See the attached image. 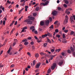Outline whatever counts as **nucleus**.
Here are the masks:
<instances>
[{"label": "nucleus", "mask_w": 75, "mask_h": 75, "mask_svg": "<svg viewBox=\"0 0 75 75\" xmlns=\"http://www.w3.org/2000/svg\"><path fill=\"white\" fill-rule=\"evenodd\" d=\"M24 22H26L27 23L29 24H31L33 23V22L31 21L30 19H27L25 20L24 21Z\"/></svg>", "instance_id": "1"}, {"label": "nucleus", "mask_w": 75, "mask_h": 75, "mask_svg": "<svg viewBox=\"0 0 75 75\" xmlns=\"http://www.w3.org/2000/svg\"><path fill=\"white\" fill-rule=\"evenodd\" d=\"M28 41V40L26 39H25L24 40H22V42H25V43H24V45H27L28 44V42H27Z\"/></svg>", "instance_id": "2"}, {"label": "nucleus", "mask_w": 75, "mask_h": 75, "mask_svg": "<svg viewBox=\"0 0 75 75\" xmlns=\"http://www.w3.org/2000/svg\"><path fill=\"white\" fill-rule=\"evenodd\" d=\"M65 20L64 21V24H65L66 23H67L68 22V17L67 16H65Z\"/></svg>", "instance_id": "3"}, {"label": "nucleus", "mask_w": 75, "mask_h": 75, "mask_svg": "<svg viewBox=\"0 0 75 75\" xmlns=\"http://www.w3.org/2000/svg\"><path fill=\"white\" fill-rule=\"evenodd\" d=\"M57 66V64L56 63H53V66L51 67V69L52 70H54L55 68Z\"/></svg>", "instance_id": "4"}, {"label": "nucleus", "mask_w": 75, "mask_h": 75, "mask_svg": "<svg viewBox=\"0 0 75 75\" xmlns=\"http://www.w3.org/2000/svg\"><path fill=\"white\" fill-rule=\"evenodd\" d=\"M40 65V63H37L35 66V68L37 69L39 68Z\"/></svg>", "instance_id": "5"}, {"label": "nucleus", "mask_w": 75, "mask_h": 75, "mask_svg": "<svg viewBox=\"0 0 75 75\" xmlns=\"http://www.w3.org/2000/svg\"><path fill=\"white\" fill-rule=\"evenodd\" d=\"M58 13L57 11H55L52 13V14L54 16H56Z\"/></svg>", "instance_id": "6"}, {"label": "nucleus", "mask_w": 75, "mask_h": 75, "mask_svg": "<svg viewBox=\"0 0 75 75\" xmlns=\"http://www.w3.org/2000/svg\"><path fill=\"white\" fill-rule=\"evenodd\" d=\"M47 36H48L50 37H52V35L50 33H47Z\"/></svg>", "instance_id": "7"}, {"label": "nucleus", "mask_w": 75, "mask_h": 75, "mask_svg": "<svg viewBox=\"0 0 75 75\" xmlns=\"http://www.w3.org/2000/svg\"><path fill=\"white\" fill-rule=\"evenodd\" d=\"M28 17L31 20H33L35 19L34 18L31 17V16H29Z\"/></svg>", "instance_id": "8"}, {"label": "nucleus", "mask_w": 75, "mask_h": 75, "mask_svg": "<svg viewBox=\"0 0 75 75\" xmlns=\"http://www.w3.org/2000/svg\"><path fill=\"white\" fill-rule=\"evenodd\" d=\"M44 21H41L40 22V24L42 26V25H44Z\"/></svg>", "instance_id": "9"}, {"label": "nucleus", "mask_w": 75, "mask_h": 75, "mask_svg": "<svg viewBox=\"0 0 75 75\" xmlns=\"http://www.w3.org/2000/svg\"><path fill=\"white\" fill-rule=\"evenodd\" d=\"M73 16H71L70 18V21H71V23H72L74 22V20H73Z\"/></svg>", "instance_id": "10"}, {"label": "nucleus", "mask_w": 75, "mask_h": 75, "mask_svg": "<svg viewBox=\"0 0 75 75\" xmlns=\"http://www.w3.org/2000/svg\"><path fill=\"white\" fill-rule=\"evenodd\" d=\"M50 23V21L49 20H47L45 21L46 24L47 25H48Z\"/></svg>", "instance_id": "11"}, {"label": "nucleus", "mask_w": 75, "mask_h": 75, "mask_svg": "<svg viewBox=\"0 0 75 75\" xmlns=\"http://www.w3.org/2000/svg\"><path fill=\"white\" fill-rule=\"evenodd\" d=\"M65 13H67L68 15H69L70 13V12L68 10H66L65 11Z\"/></svg>", "instance_id": "12"}, {"label": "nucleus", "mask_w": 75, "mask_h": 75, "mask_svg": "<svg viewBox=\"0 0 75 75\" xmlns=\"http://www.w3.org/2000/svg\"><path fill=\"white\" fill-rule=\"evenodd\" d=\"M47 34H45V35H42V38H44L45 37H47Z\"/></svg>", "instance_id": "13"}, {"label": "nucleus", "mask_w": 75, "mask_h": 75, "mask_svg": "<svg viewBox=\"0 0 75 75\" xmlns=\"http://www.w3.org/2000/svg\"><path fill=\"white\" fill-rule=\"evenodd\" d=\"M0 9H2V10L4 11V8L3 7V6L1 5L0 6Z\"/></svg>", "instance_id": "14"}, {"label": "nucleus", "mask_w": 75, "mask_h": 75, "mask_svg": "<svg viewBox=\"0 0 75 75\" xmlns=\"http://www.w3.org/2000/svg\"><path fill=\"white\" fill-rule=\"evenodd\" d=\"M70 49L72 52H74V51H75V48H73L72 47H71Z\"/></svg>", "instance_id": "15"}, {"label": "nucleus", "mask_w": 75, "mask_h": 75, "mask_svg": "<svg viewBox=\"0 0 75 75\" xmlns=\"http://www.w3.org/2000/svg\"><path fill=\"white\" fill-rule=\"evenodd\" d=\"M40 55L41 56H44L46 54L45 53H44L43 52H40Z\"/></svg>", "instance_id": "16"}, {"label": "nucleus", "mask_w": 75, "mask_h": 75, "mask_svg": "<svg viewBox=\"0 0 75 75\" xmlns=\"http://www.w3.org/2000/svg\"><path fill=\"white\" fill-rule=\"evenodd\" d=\"M39 56V54L38 53H36L35 54V57L36 58H38Z\"/></svg>", "instance_id": "17"}, {"label": "nucleus", "mask_w": 75, "mask_h": 75, "mask_svg": "<svg viewBox=\"0 0 75 75\" xmlns=\"http://www.w3.org/2000/svg\"><path fill=\"white\" fill-rule=\"evenodd\" d=\"M49 2H48V1H47L46 2H45L44 4V6L47 5L48 3H49Z\"/></svg>", "instance_id": "18"}, {"label": "nucleus", "mask_w": 75, "mask_h": 75, "mask_svg": "<svg viewBox=\"0 0 75 75\" xmlns=\"http://www.w3.org/2000/svg\"><path fill=\"white\" fill-rule=\"evenodd\" d=\"M11 47L9 48V49L8 51L7 52V53H8V54H9V52H10L11 51Z\"/></svg>", "instance_id": "19"}, {"label": "nucleus", "mask_w": 75, "mask_h": 75, "mask_svg": "<svg viewBox=\"0 0 75 75\" xmlns=\"http://www.w3.org/2000/svg\"><path fill=\"white\" fill-rule=\"evenodd\" d=\"M62 63H63V62L62 61H61L59 62V63H58V64L59 65H61L62 64Z\"/></svg>", "instance_id": "20"}, {"label": "nucleus", "mask_w": 75, "mask_h": 75, "mask_svg": "<svg viewBox=\"0 0 75 75\" xmlns=\"http://www.w3.org/2000/svg\"><path fill=\"white\" fill-rule=\"evenodd\" d=\"M26 30H25V29H23H23H22V31H21V33L22 32L24 33V32H26Z\"/></svg>", "instance_id": "21"}, {"label": "nucleus", "mask_w": 75, "mask_h": 75, "mask_svg": "<svg viewBox=\"0 0 75 75\" xmlns=\"http://www.w3.org/2000/svg\"><path fill=\"white\" fill-rule=\"evenodd\" d=\"M51 71V70L50 69H49L48 70V72H47V73L48 74L50 73Z\"/></svg>", "instance_id": "22"}, {"label": "nucleus", "mask_w": 75, "mask_h": 75, "mask_svg": "<svg viewBox=\"0 0 75 75\" xmlns=\"http://www.w3.org/2000/svg\"><path fill=\"white\" fill-rule=\"evenodd\" d=\"M47 43H45L43 44V46L44 47H46L47 46Z\"/></svg>", "instance_id": "23"}, {"label": "nucleus", "mask_w": 75, "mask_h": 75, "mask_svg": "<svg viewBox=\"0 0 75 75\" xmlns=\"http://www.w3.org/2000/svg\"><path fill=\"white\" fill-rule=\"evenodd\" d=\"M69 30H64V32L65 33H68V32Z\"/></svg>", "instance_id": "24"}, {"label": "nucleus", "mask_w": 75, "mask_h": 75, "mask_svg": "<svg viewBox=\"0 0 75 75\" xmlns=\"http://www.w3.org/2000/svg\"><path fill=\"white\" fill-rule=\"evenodd\" d=\"M35 10L36 11H38L39 10V7H36Z\"/></svg>", "instance_id": "25"}, {"label": "nucleus", "mask_w": 75, "mask_h": 75, "mask_svg": "<svg viewBox=\"0 0 75 75\" xmlns=\"http://www.w3.org/2000/svg\"><path fill=\"white\" fill-rule=\"evenodd\" d=\"M47 40L48 42L50 43L51 42V41L50 40V39H49L48 38H47Z\"/></svg>", "instance_id": "26"}, {"label": "nucleus", "mask_w": 75, "mask_h": 75, "mask_svg": "<svg viewBox=\"0 0 75 75\" xmlns=\"http://www.w3.org/2000/svg\"><path fill=\"white\" fill-rule=\"evenodd\" d=\"M36 63V61L35 60H34L33 62V65H34Z\"/></svg>", "instance_id": "27"}, {"label": "nucleus", "mask_w": 75, "mask_h": 75, "mask_svg": "<svg viewBox=\"0 0 75 75\" xmlns=\"http://www.w3.org/2000/svg\"><path fill=\"white\" fill-rule=\"evenodd\" d=\"M62 42L63 43H66L67 42V40H65L64 42V41L63 40H62Z\"/></svg>", "instance_id": "28"}, {"label": "nucleus", "mask_w": 75, "mask_h": 75, "mask_svg": "<svg viewBox=\"0 0 75 75\" xmlns=\"http://www.w3.org/2000/svg\"><path fill=\"white\" fill-rule=\"evenodd\" d=\"M75 34V33L73 31H72L71 32L70 34L71 35H73V34Z\"/></svg>", "instance_id": "29"}, {"label": "nucleus", "mask_w": 75, "mask_h": 75, "mask_svg": "<svg viewBox=\"0 0 75 75\" xmlns=\"http://www.w3.org/2000/svg\"><path fill=\"white\" fill-rule=\"evenodd\" d=\"M67 52L68 53H69V54H70L71 53V50H67Z\"/></svg>", "instance_id": "30"}, {"label": "nucleus", "mask_w": 75, "mask_h": 75, "mask_svg": "<svg viewBox=\"0 0 75 75\" xmlns=\"http://www.w3.org/2000/svg\"><path fill=\"white\" fill-rule=\"evenodd\" d=\"M15 21H13L12 23L10 25V26H11L12 25H13V24H14V23L15 22Z\"/></svg>", "instance_id": "31"}, {"label": "nucleus", "mask_w": 75, "mask_h": 75, "mask_svg": "<svg viewBox=\"0 0 75 75\" xmlns=\"http://www.w3.org/2000/svg\"><path fill=\"white\" fill-rule=\"evenodd\" d=\"M63 38L64 39L65 38H66V37L65 35L64 34H63Z\"/></svg>", "instance_id": "32"}, {"label": "nucleus", "mask_w": 75, "mask_h": 75, "mask_svg": "<svg viewBox=\"0 0 75 75\" xmlns=\"http://www.w3.org/2000/svg\"><path fill=\"white\" fill-rule=\"evenodd\" d=\"M59 31V30H58V29H57L55 30V32H56V33H58Z\"/></svg>", "instance_id": "33"}, {"label": "nucleus", "mask_w": 75, "mask_h": 75, "mask_svg": "<svg viewBox=\"0 0 75 75\" xmlns=\"http://www.w3.org/2000/svg\"><path fill=\"white\" fill-rule=\"evenodd\" d=\"M57 37L58 38H60V36L59 35H56V37Z\"/></svg>", "instance_id": "34"}, {"label": "nucleus", "mask_w": 75, "mask_h": 75, "mask_svg": "<svg viewBox=\"0 0 75 75\" xmlns=\"http://www.w3.org/2000/svg\"><path fill=\"white\" fill-rule=\"evenodd\" d=\"M65 3L66 4H68L69 3V2L67 0L66 1H65Z\"/></svg>", "instance_id": "35"}, {"label": "nucleus", "mask_w": 75, "mask_h": 75, "mask_svg": "<svg viewBox=\"0 0 75 75\" xmlns=\"http://www.w3.org/2000/svg\"><path fill=\"white\" fill-rule=\"evenodd\" d=\"M54 28V25H51L50 27V28Z\"/></svg>", "instance_id": "36"}, {"label": "nucleus", "mask_w": 75, "mask_h": 75, "mask_svg": "<svg viewBox=\"0 0 75 75\" xmlns=\"http://www.w3.org/2000/svg\"><path fill=\"white\" fill-rule=\"evenodd\" d=\"M35 28V27L34 26H33L32 27H31L30 28V29L31 30H32L33 28Z\"/></svg>", "instance_id": "37"}, {"label": "nucleus", "mask_w": 75, "mask_h": 75, "mask_svg": "<svg viewBox=\"0 0 75 75\" xmlns=\"http://www.w3.org/2000/svg\"><path fill=\"white\" fill-rule=\"evenodd\" d=\"M55 51V49H52L51 50V52L52 53L54 52V51Z\"/></svg>", "instance_id": "38"}, {"label": "nucleus", "mask_w": 75, "mask_h": 75, "mask_svg": "<svg viewBox=\"0 0 75 75\" xmlns=\"http://www.w3.org/2000/svg\"><path fill=\"white\" fill-rule=\"evenodd\" d=\"M40 5H41V6H45L44 5V3H41L40 4Z\"/></svg>", "instance_id": "39"}, {"label": "nucleus", "mask_w": 75, "mask_h": 75, "mask_svg": "<svg viewBox=\"0 0 75 75\" xmlns=\"http://www.w3.org/2000/svg\"><path fill=\"white\" fill-rule=\"evenodd\" d=\"M28 28V27L27 26H25L23 28V29H27Z\"/></svg>", "instance_id": "40"}, {"label": "nucleus", "mask_w": 75, "mask_h": 75, "mask_svg": "<svg viewBox=\"0 0 75 75\" xmlns=\"http://www.w3.org/2000/svg\"><path fill=\"white\" fill-rule=\"evenodd\" d=\"M24 2V3H25V0H21V2Z\"/></svg>", "instance_id": "41"}, {"label": "nucleus", "mask_w": 75, "mask_h": 75, "mask_svg": "<svg viewBox=\"0 0 75 75\" xmlns=\"http://www.w3.org/2000/svg\"><path fill=\"white\" fill-rule=\"evenodd\" d=\"M14 67V64H12L11 66V68H13Z\"/></svg>", "instance_id": "42"}, {"label": "nucleus", "mask_w": 75, "mask_h": 75, "mask_svg": "<svg viewBox=\"0 0 75 75\" xmlns=\"http://www.w3.org/2000/svg\"><path fill=\"white\" fill-rule=\"evenodd\" d=\"M23 18V16H22V17H21V18H20L18 20H19V21H20L21 20V19H22Z\"/></svg>", "instance_id": "43"}, {"label": "nucleus", "mask_w": 75, "mask_h": 75, "mask_svg": "<svg viewBox=\"0 0 75 75\" xmlns=\"http://www.w3.org/2000/svg\"><path fill=\"white\" fill-rule=\"evenodd\" d=\"M32 39V38L31 37H29L28 38V40H30Z\"/></svg>", "instance_id": "44"}, {"label": "nucleus", "mask_w": 75, "mask_h": 75, "mask_svg": "<svg viewBox=\"0 0 75 75\" xmlns=\"http://www.w3.org/2000/svg\"><path fill=\"white\" fill-rule=\"evenodd\" d=\"M6 23V21H3V24L5 25Z\"/></svg>", "instance_id": "45"}, {"label": "nucleus", "mask_w": 75, "mask_h": 75, "mask_svg": "<svg viewBox=\"0 0 75 75\" xmlns=\"http://www.w3.org/2000/svg\"><path fill=\"white\" fill-rule=\"evenodd\" d=\"M27 54L29 55V56H31V54L30 53V52H27Z\"/></svg>", "instance_id": "46"}, {"label": "nucleus", "mask_w": 75, "mask_h": 75, "mask_svg": "<svg viewBox=\"0 0 75 75\" xmlns=\"http://www.w3.org/2000/svg\"><path fill=\"white\" fill-rule=\"evenodd\" d=\"M7 3H8L9 4H10L11 3V2H10V1H9V0H8L7 1Z\"/></svg>", "instance_id": "47"}, {"label": "nucleus", "mask_w": 75, "mask_h": 75, "mask_svg": "<svg viewBox=\"0 0 75 75\" xmlns=\"http://www.w3.org/2000/svg\"><path fill=\"white\" fill-rule=\"evenodd\" d=\"M37 13H35L33 14V16H37Z\"/></svg>", "instance_id": "48"}, {"label": "nucleus", "mask_w": 75, "mask_h": 75, "mask_svg": "<svg viewBox=\"0 0 75 75\" xmlns=\"http://www.w3.org/2000/svg\"><path fill=\"white\" fill-rule=\"evenodd\" d=\"M14 42H16H16H17V39H14Z\"/></svg>", "instance_id": "49"}, {"label": "nucleus", "mask_w": 75, "mask_h": 75, "mask_svg": "<svg viewBox=\"0 0 75 75\" xmlns=\"http://www.w3.org/2000/svg\"><path fill=\"white\" fill-rule=\"evenodd\" d=\"M39 4L38 3V4H36L34 6V7H36L38 5H39Z\"/></svg>", "instance_id": "50"}, {"label": "nucleus", "mask_w": 75, "mask_h": 75, "mask_svg": "<svg viewBox=\"0 0 75 75\" xmlns=\"http://www.w3.org/2000/svg\"><path fill=\"white\" fill-rule=\"evenodd\" d=\"M15 29H13L11 31V34H12L13 33V31H14L15 30Z\"/></svg>", "instance_id": "51"}, {"label": "nucleus", "mask_w": 75, "mask_h": 75, "mask_svg": "<svg viewBox=\"0 0 75 75\" xmlns=\"http://www.w3.org/2000/svg\"><path fill=\"white\" fill-rule=\"evenodd\" d=\"M41 41H42L41 40H38L37 41V42L38 43H40V42H41Z\"/></svg>", "instance_id": "52"}, {"label": "nucleus", "mask_w": 75, "mask_h": 75, "mask_svg": "<svg viewBox=\"0 0 75 75\" xmlns=\"http://www.w3.org/2000/svg\"><path fill=\"white\" fill-rule=\"evenodd\" d=\"M49 19L50 20V21H52V18L51 17H50L49 18Z\"/></svg>", "instance_id": "53"}, {"label": "nucleus", "mask_w": 75, "mask_h": 75, "mask_svg": "<svg viewBox=\"0 0 75 75\" xmlns=\"http://www.w3.org/2000/svg\"><path fill=\"white\" fill-rule=\"evenodd\" d=\"M34 38H35V39L36 40H38V38L36 36H34Z\"/></svg>", "instance_id": "54"}, {"label": "nucleus", "mask_w": 75, "mask_h": 75, "mask_svg": "<svg viewBox=\"0 0 75 75\" xmlns=\"http://www.w3.org/2000/svg\"><path fill=\"white\" fill-rule=\"evenodd\" d=\"M58 40L61 42H62L61 38H59L58 39Z\"/></svg>", "instance_id": "55"}, {"label": "nucleus", "mask_w": 75, "mask_h": 75, "mask_svg": "<svg viewBox=\"0 0 75 75\" xmlns=\"http://www.w3.org/2000/svg\"><path fill=\"white\" fill-rule=\"evenodd\" d=\"M58 10L59 11H61V8L60 7H58Z\"/></svg>", "instance_id": "56"}, {"label": "nucleus", "mask_w": 75, "mask_h": 75, "mask_svg": "<svg viewBox=\"0 0 75 75\" xmlns=\"http://www.w3.org/2000/svg\"><path fill=\"white\" fill-rule=\"evenodd\" d=\"M32 48L33 50H34L35 49V47L34 46H32Z\"/></svg>", "instance_id": "57"}, {"label": "nucleus", "mask_w": 75, "mask_h": 75, "mask_svg": "<svg viewBox=\"0 0 75 75\" xmlns=\"http://www.w3.org/2000/svg\"><path fill=\"white\" fill-rule=\"evenodd\" d=\"M72 10V9L71 8H68L66 10H68L69 11V10L71 11Z\"/></svg>", "instance_id": "58"}, {"label": "nucleus", "mask_w": 75, "mask_h": 75, "mask_svg": "<svg viewBox=\"0 0 75 75\" xmlns=\"http://www.w3.org/2000/svg\"><path fill=\"white\" fill-rule=\"evenodd\" d=\"M64 6L65 8H66L67 7V5L65 4L64 5Z\"/></svg>", "instance_id": "59"}, {"label": "nucleus", "mask_w": 75, "mask_h": 75, "mask_svg": "<svg viewBox=\"0 0 75 75\" xmlns=\"http://www.w3.org/2000/svg\"><path fill=\"white\" fill-rule=\"evenodd\" d=\"M57 23H58V21H55L54 22V24H56Z\"/></svg>", "instance_id": "60"}, {"label": "nucleus", "mask_w": 75, "mask_h": 75, "mask_svg": "<svg viewBox=\"0 0 75 75\" xmlns=\"http://www.w3.org/2000/svg\"><path fill=\"white\" fill-rule=\"evenodd\" d=\"M35 34H38V33L37 31H35Z\"/></svg>", "instance_id": "61"}, {"label": "nucleus", "mask_w": 75, "mask_h": 75, "mask_svg": "<svg viewBox=\"0 0 75 75\" xmlns=\"http://www.w3.org/2000/svg\"><path fill=\"white\" fill-rule=\"evenodd\" d=\"M28 6H26L25 7V9H27L28 8Z\"/></svg>", "instance_id": "62"}, {"label": "nucleus", "mask_w": 75, "mask_h": 75, "mask_svg": "<svg viewBox=\"0 0 75 75\" xmlns=\"http://www.w3.org/2000/svg\"><path fill=\"white\" fill-rule=\"evenodd\" d=\"M73 55L74 57H75V52H73Z\"/></svg>", "instance_id": "63"}, {"label": "nucleus", "mask_w": 75, "mask_h": 75, "mask_svg": "<svg viewBox=\"0 0 75 75\" xmlns=\"http://www.w3.org/2000/svg\"><path fill=\"white\" fill-rule=\"evenodd\" d=\"M73 17L74 18V20L75 21V16L74 15L73 16Z\"/></svg>", "instance_id": "64"}]
</instances>
